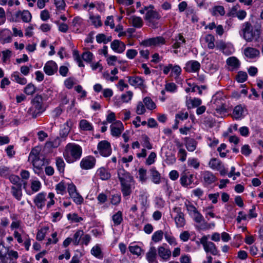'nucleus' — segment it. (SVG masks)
<instances>
[{
  "instance_id": "1",
  "label": "nucleus",
  "mask_w": 263,
  "mask_h": 263,
  "mask_svg": "<svg viewBox=\"0 0 263 263\" xmlns=\"http://www.w3.org/2000/svg\"><path fill=\"white\" fill-rule=\"evenodd\" d=\"M82 154V148L79 144L74 143H68L63 152L66 161L69 163H73L79 160Z\"/></svg>"
},
{
  "instance_id": "2",
  "label": "nucleus",
  "mask_w": 263,
  "mask_h": 263,
  "mask_svg": "<svg viewBox=\"0 0 263 263\" xmlns=\"http://www.w3.org/2000/svg\"><path fill=\"white\" fill-rule=\"evenodd\" d=\"M43 101L42 95H36L31 100V106L27 111V115L34 119L40 116L45 110Z\"/></svg>"
},
{
  "instance_id": "3",
  "label": "nucleus",
  "mask_w": 263,
  "mask_h": 263,
  "mask_svg": "<svg viewBox=\"0 0 263 263\" xmlns=\"http://www.w3.org/2000/svg\"><path fill=\"white\" fill-rule=\"evenodd\" d=\"M54 194L53 193H49L48 195V198L50 200L46 204V193L41 192L37 194L33 199V202L37 209L43 210L46 204L47 209H49L54 203Z\"/></svg>"
},
{
  "instance_id": "4",
  "label": "nucleus",
  "mask_w": 263,
  "mask_h": 263,
  "mask_svg": "<svg viewBox=\"0 0 263 263\" xmlns=\"http://www.w3.org/2000/svg\"><path fill=\"white\" fill-rule=\"evenodd\" d=\"M260 33L259 29L253 30L251 24L249 22L242 25L240 34L247 42H252L253 39L257 40L260 37Z\"/></svg>"
},
{
  "instance_id": "5",
  "label": "nucleus",
  "mask_w": 263,
  "mask_h": 263,
  "mask_svg": "<svg viewBox=\"0 0 263 263\" xmlns=\"http://www.w3.org/2000/svg\"><path fill=\"white\" fill-rule=\"evenodd\" d=\"M225 102L223 95L220 92H217L213 96L211 103L214 105L213 107L215 108L217 113L223 114L227 112Z\"/></svg>"
},
{
  "instance_id": "6",
  "label": "nucleus",
  "mask_w": 263,
  "mask_h": 263,
  "mask_svg": "<svg viewBox=\"0 0 263 263\" xmlns=\"http://www.w3.org/2000/svg\"><path fill=\"white\" fill-rule=\"evenodd\" d=\"M210 235H204L200 239V242L203 246L206 253H210L213 255H217L218 251L216 245L212 241H208Z\"/></svg>"
},
{
  "instance_id": "7",
  "label": "nucleus",
  "mask_w": 263,
  "mask_h": 263,
  "mask_svg": "<svg viewBox=\"0 0 263 263\" xmlns=\"http://www.w3.org/2000/svg\"><path fill=\"white\" fill-rule=\"evenodd\" d=\"M97 148L100 154L103 157H108L111 154L112 149L110 144L106 140H103L99 142Z\"/></svg>"
},
{
  "instance_id": "8",
  "label": "nucleus",
  "mask_w": 263,
  "mask_h": 263,
  "mask_svg": "<svg viewBox=\"0 0 263 263\" xmlns=\"http://www.w3.org/2000/svg\"><path fill=\"white\" fill-rule=\"evenodd\" d=\"M165 43V40L163 36H159L155 37L149 38L142 41L141 45L145 46H158Z\"/></svg>"
},
{
  "instance_id": "9",
  "label": "nucleus",
  "mask_w": 263,
  "mask_h": 263,
  "mask_svg": "<svg viewBox=\"0 0 263 263\" xmlns=\"http://www.w3.org/2000/svg\"><path fill=\"white\" fill-rule=\"evenodd\" d=\"M118 177L121 184L131 183L133 181V176L123 168L118 170Z\"/></svg>"
},
{
  "instance_id": "10",
  "label": "nucleus",
  "mask_w": 263,
  "mask_h": 263,
  "mask_svg": "<svg viewBox=\"0 0 263 263\" xmlns=\"http://www.w3.org/2000/svg\"><path fill=\"white\" fill-rule=\"evenodd\" d=\"M96 160L92 156L83 158L80 162V166L84 170H89L93 168L96 164Z\"/></svg>"
},
{
  "instance_id": "11",
  "label": "nucleus",
  "mask_w": 263,
  "mask_h": 263,
  "mask_svg": "<svg viewBox=\"0 0 263 263\" xmlns=\"http://www.w3.org/2000/svg\"><path fill=\"white\" fill-rule=\"evenodd\" d=\"M193 177L194 175L190 174L189 172H182L180 179V184L184 187H187L193 182Z\"/></svg>"
},
{
  "instance_id": "12",
  "label": "nucleus",
  "mask_w": 263,
  "mask_h": 263,
  "mask_svg": "<svg viewBox=\"0 0 263 263\" xmlns=\"http://www.w3.org/2000/svg\"><path fill=\"white\" fill-rule=\"evenodd\" d=\"M44 72L48 76H52L58 70V65L53 61L47 62L44 67Z\"/></svg>"
},
{
  "instance_id": "13",
  "label": "nucleus",
  "mask_w": 263,
  "mask_h": 263,
  "mask_svg": "<svg viewBox=\"0 0 263 263\" xmlns=\"http://www.w3.org/2000/svg\"><path fill=\"white\" fill-rule=\"evenodd\" d=\"M111 134L114 137H119L124 129L122 123L118 121L113 123L111 126Z\"/></svg>"
},
{
  "instance_id": "14",
  "label": "nucleus",
  "mask_w": 263,
  "mask_h": 263,
  "mask_svg": "<svg viewBox=\"0 0 263 263\" xmlns=\"http://www.w3.org/2000/svg\"><path fill=\"white\" fill-rule=\"evenodd\" d=\"M201 176L204 182L207 185H210L217 180V178L213 173L208 171L202 172Z\"/></svg>"
},
{
  "instance_id": "15",
  "label": "nucleus",
  "mask_w": 263,
  "mask_h": 263,
  "mask_svg": "<svg viewBox=\"0 0 263 263\" xmlns=\"http://www.w3.org/2000/svg\"><path fill=\"white\" fill-rule=\"evenodd\" d=\"M200 64L197 61H190L186 64L184 69L187 72H198L200 68Z\"/></svg>"
},
{
  "instance_id": "16",
  "label": "nucleus",
  "mask_w": 263,
  "mask_h": 263,
  "mask_svg": "<svg viewBox=\"0 0 263 263\" xmlns=\"http://www.w3.org/2000/svg\"><path fill=\"white\" fill-rule=\"evenodd\" d=\"M110 47L115 52L121 53L125 49V45L118 40H115L111 43Z\"/></svg>"
},
{
  "instance_id": "17",
  "label": "nucleus",
  "mask_w": 263,
  "mask_h": 263,
  "mask_svg": "<svg viewBox=\"0 0 263 263\" xmlns=\"http://www.w3.org/2000/svg\"><path fill=\"white\" fill-rule=\"evenodd\" d=\"M12 34L10 30L5 29L0 32V41L2 44L10 43L12 41Z\"/></svg>"
},
{
  "instance_id": "18",
  "label": "nucleus",
  "mask_w": 263,
  "mask_h": 263,
  "mask_svg": "<svg viewBox=\"0 0 263 263\" xmlns=\"http://www.w3.org/2000/svg\"><path fill=\"white\" fill-rule=\"evenodd\" d=\"M73 124V122L69 119L63 125L60 132V135L62 138H66L68 135Z\"/></svg>"
},
{
  "instance_id": "19",
  "label": "nucleus",
  "mask_w": 263,
  "mask_h": 263,
  "mask_svg": "<svg viewBox=\"0 0 263 263\" xmlns=\"http://www.w3.org/2000/svg\"><path fill=\"white\" fill-rule=\"evenodd\" d=\"M15 16L16 18H21L25 23H28L31 21L32 15L28 10L18 11L16 12Z\"/></svg>"
},
{
  "instance_id": "20",
  "label": "nucleus",
  "mask_w": 263,
  "mask_h": 263,
  "mask_svg": "<svg viewBox=\"0 0 263 263\" xmlns=\"http://www.w3.org/2000/svg\"><path fill=\"white\" fill-rule=\"evenodd\" d=\"M161 17V15L156 10H150L146 12L144 19L149 22H153L159 20Z\"/></svg>"
},
{
  "instance_id": "21",
  "label": "nucleus",
  "mask_w": 263,
  "mask_h": 263,
  "mask_svg": "<svg viewBox=\"0 0 263 263\" xmlns=\"http://www.w3.org/2000/svg\"><path fill=\"white\" fill-rule=\"evenodd\" d=\"M157 251L154 247H151L146 254V258L148 263H158L156 259Z\"/></svg>"
},
{
  "instance_id": "22",
  "label": "nucleus",
  "mask_w": 263,
  "mask_h": 263,
  "mask_svg": "<svg viewBox=\"0 0 263 263\" xmlns=\"http://www.w3.org/2000/svg\"><path fill=\"white\" fill-rule=\"evenodd\" d=\"M158 255L164 261L168 260L171 256V251L170 249L160 246L158 248Z\"/></svg>"
},
{
  "instance_id": "23",
  "label": "nucleus",
  "mask_w": 263,
  "mask_h": 263,
  "mask_svg": "<svg viewBox=\"0 0 263 263\" xmlns=\"http://www.w3.org/2000/svg\"><path fill=\"white\" fill-rule=\"evenodd\" d=\"M244 109L241 105L236 106L233 111L232 117L235 120H240L243 118Z\"/></svg>"
},
{
  "instance_id": "24",
  "label": "nucleus",
  "mask_w": 263,
  "mask_h": 263,
  "mask_svg": "<svg viewBox=\"0 0 263 263\" xmlns=\"http://www.w3.org/2000/svg\"><path fill=\"white\" fill-rule=\"evenodd\" d=\"M226 63L230 67V70L237 69L240 66L239 60L235 57H231L227 59Z\"/></svg>"
},
{
  "instance_id": "25",
  "label": "nucleus",
  "mask_w": 263,
  "mask_h": 263,
  "mask_svg": "<svg viewBox=\"0 0 263 263\" xmlns=\"http://www.w3.org/2000/svg\"><path fill=\"white\" fill-rule=\"evenodd\" d=\"M44 159V157L42 155L36 158V159L31 160L30 161H31L34 167L36 170H39V171H40L42 169V167L45 164Z\"/></svg>"
},
{
  "instance_id": "26",
  "label": "nucleus",
  "mask_w": 263,
  "mask_h": 263,
  "mask_svg": "<svg viewBox=\"0 0 263 263\" xmlns=\"http://www.w3.org/2000/svg\"><path fill=\"white\" fill-rule=\"evenodd\" d=\"M244 53L245 55L250 59H254L258 57L260 52L258 49L252 47H247L244 50Z\"/></svg>"
},
{
  "instance_id": "27",
  "label": "nucleus",
  "mask_w": 263,
  "mask_h": 263,
  "mask_svg": "<svg viewBox=\"0 0 263 263\" xmlns=\"http://www.w3.org/2000/svg\"><path fill=\"white\" fill-rule=\"evenodd\" d=\"M184 140L186 148L189 152H193L196 149L197 142L195 139L185 137Z\"/></svg>"
},
{
  "instance_id": "28",
  "label": "nucleus",
  "mask_w": 263,
  "mask_h": 263,
  "mask_svg": "<svg viewBox=\"0 0 263 263\" xmlns=\"http://www.w3.org/2000/svg\"><path fill=\"white\" fill-rule=\"evenodd\" d=\"M11 189L13 196L17 200H21L22 197V185L12 186Z\"/></svg>"
},
{
  "instance_id": "29",
  "label": "nucleus",
  "mask_w": 263,
  "mask_h": 263,
  "mask_svg": "<svg viewBox=\"0 0 263 263\" xmlns=\"http://www.w3.org/2000/svg\"><path fill=\"white\" fill-rule=\"evenodd\" d=\"M97 175L103 180H108L111 177L110 173L103 167H100L97 170Z\"/></svg>"
},
{
  "instance_id": "30",
  "label": "nucleus",
  "mask_w": 263,
  "mask_h": 263,
  "mask_svg": "<svg viewBox=\"0 0 263 263\" xmlns=\"http://www.w3.org/2000/svg\"><path fill=\"white\" fill-rule=\"evenodd\" d=\"M11 80L21 85H25L27 83V79L21 76L17 71H15L11 74Z\"/></svg>"
},
{
  "instance_id": "31",
  "label": "nucleus",
  "mask_w": 263,
  "mask_h": 263,
  "mask_svg": "<svg viewBox=\"0 0 263 263\" xmlns=\"http://www.w3.org/2000/svg\"><path fill=\"white\" fill-rule=\"evenodd\" d=\"M127 78L131 85L141 86L143 85V80L139 77H128Z\"/></svg>"
},
{
  "instance_id": "32",
  "label": "nucleus",
  "mask_w": 263,
  "mask_h": 263,
  "mask_svg": "<svg viewBox=\"0 0 263 263\" xmlns=\"http://www.w3.org/2000/svg\"><path fill=\"white\" fill-rule=\"evenodd\" d=\"M112 220L115 226L120 225L123 221V216L121 211H119L112 216Z\"/></svg>"
},
{
  "instance_id": "33",
  "label": "nucleus",
  "mask_w": 263,
  "mask_h": 263,
  "mask_svg": "<svg viewBox=\"0 0 263 263\" xmlns=\"http://www.w3.org/2000/svg\"><path fill=\"white\" fill-rule=\"evenodd\" d=\"M129 21L134 27L141 28L143 25V21L140 17L133 15L129 18Z\"/></svg>"
},
{
  "instance_id": "34",
  "label": "nucleus",
  "mask_w": 263,
  "mask_h": 263,
  "mask_svg": "<svg viewBox=\"0 0 263 263\" xmlns=\"http://www.w3.org/2000/svg\"><path fill=\"white\" fill-rule=\"evenodd\" d=\"M36 91V87L32 83L27 84L24 88V92L28 96H32Z\"/></svg>"
},
{
  "instance_id": "35",
  "label": "nucleus",
  "mask_w": 263,
  "mask_h": 263,
  "mask_svg": "<svg viewBox=\"0 0 263 263\" xmlns=\"http://www.w3.org/2000/svg\"><path fill=\"white\" fill-rule=\"evenodd\" d=\"M152 181L155 184H159L160 182V174L155 168L150 170Z\"/></svg>"
},
{
  "instance_id": "36",
  "label": "nucleus",
  "mask_w": 263,
  "mask_h": 263,
  "mask_svg": "<svg viewBox=\"0 0 263 263\" xmlns=\"http://www.w3.org/2000/svg\"><path fill=\"white\" fill-rule=\"evenodd\" d=\"M226 46L227 45L224 41L222 40H219L216 42V45L215 47L222 51V52L225 54L230 55L232 54V52H227L226 50Z\"/></svg>"
},
{
  "instance_id": "37",
  "label": "nucleus",
  "mask_w": 263,
  "mask_h": 263,
  "mask_svg": "<svg viewBox=\"0 0 263 263\" xmlns=\"http://www.w3.org/2000/svg\"><path fill=\"white\" fill-rule=\"evenodd\" d=\"M61 143V139L59 137H57L53 140L48 141L46 142L45 146L47 148H57Z\"/></svg>"
},
{
  "instance_id": "38",
  "label": "nucleus",
  "mask_w": 263,
  "mask_h": 263,
  "mask_svg": "<svg viewBox=\"0 0 263 263\" xmlns=\"http://www.w3.org/2000/svg\"><path fill=\"white\" fill-rule=\"evenodd\" d=\"M209 165L213 170H220L222 167L221 162L216 158H212L210 161Z\"/></svg>"
},
{
  "instance_id": "39",
  "label": "nucleus",
  "mask_w": 263,
  "mask_h": 263,
  "mask_svg": "<svg viewBox=\"0 0 263 263\" xmlns=\"http://www.w3.org/2000/svg\"><path fill=\"white\" fill-rule=\"evenodd\" d=\"M91 254L96 257L101 259L103 257V253L100 247L98 245H96L91 250Z\"/></svg>"
},
{
  "instance_id": "40",
  "label": "nucleus",
  "mask_w": 263,
  "mask_h": 263,
  "mask_svg": "<svg viewBox=\"0 0 263 263\" xmlns=\"http://www.w3.org/2000/svg\"><path fill=\"white\" fill-rule=\"evenodd\" d=\"M121 185V191L123 196H128L132 193L130 183H122Z\"/></svg>"
},
{
  "instance_id": "41",
  "label": "nucleus",
  "mask_w": 263,
  "mask_h": 263,
  "mask_svg": "<svg viewBox=\"0 0 263 263\" xmlns=\"http://www.w3.org/2000/svg\"><path fill=\"white\" fill-rule=\"evenodd\" d=\"M67 185L64 181H61L55 185L57 193L59 194L64 195L66 193Z\"/></svg>"
},
{
  "instance_id": "42",
  "label": "nucleus",
  "mask_w": 263,
  "mask_h": 263,
  "mask_svg": "<svg viewBox=\"0 0 263 263\" xmlns=\"http://www.w3.org/2000/svg\"><path fill=\"white\" fill-rule=\"evenodd\" d=\"M80 127L83 130H91L93 129L92 125L86 120H81L79 123Z\"/></svg>"
},
{
  "instance_id": "43",
  "label": "nucleus",
  "mask_w": 263,
  "mask_h": 263,
  "mask_svg": "<svg viewBox=\"0 0 263 263\" xmlns=\"http://www.w3.org/2000/svg\"><path fill=\"white\" fill-rule=\"evenodd\" d=\"M206 43L208 44V47L209 49H213L215 48V45L214 42L215 41V37L211 34H208L205 38Z\"/></svg>"
},
{
  "instance_id": "44",
  "label": "nucleus",
  "mask_w": 263,
  "mask_h": 263,
  "mask_svg": "<svg viewBox=\"0 0 263 263\" xmlns=\"http://www.w3.org/2000/svg\"><path fill=\"white\" fill-rule=\"evenodd\" d=\"M185 43V40L181 34H179L175 38V42L173 45V47L175 49H178L183 43Z\"/></svg>"
},
{
  "instance_id": "45",
  "label": "nucleus",
  "mask_w": 263,
  "mask_h": 263,
  "mask_svg": "<svg viewBox=\"0 0 263 263\" xmlns=\"http://www.w3.org/2000/svg\"><path fill=\"white\" fill-rule=\"evenodd\" d=\"M55 161L58 170L60 172V173H64L65 163L63 158L61 157H57Z\"/></svg>"
},
{
  "instance_id": "46",
  "label": "nucleus",
  "mask_w": 263,
  "mask_h": 263,
  "mask_svg": "<svg viewBox=\"0 0 263 263\" xmlns=\"http://www.w3.org/2000/svg\"><path fill=\"white\" fill-rule=\"evenodd\" d=\"M143 102L148 109L153 110L156 108V105L149 97H145L143 99Z\"/></svg>"
},
{
  "instance_id": "47",
  "label": "nucleus",
  "mask_w": 263,
  "mask_h": 263,
  "mask_svg": "<svg viewBox=\"0 0 263 263\" xmlns=\"http://www.w3.org/2000/svg\"><path fill=\"white\" fill-rule=\"evenodd\" d=\"M185 206L189 215L192 216L198 211L196 207L189 201L185 203Z\"/></svg>"
},
{
  "instance_id": "48",
  "label": "nucleus",
  "mask_w": 263,
  "mask_h": 263,
  "mask_svg": "<svg viewBox=\"0 0 263 263\" xmlns=\"http://www.w3.org/2000/svg\"><path fill=\"white\" fill-rule=\"evenodd\" d=\"M187 165L190 167L197 170L200 166V162L197 158H190L187 160Z\"/></svg>"
},
{
  "instance_id": "49",
  "label": "nucleus",
  "mask_w": 263,
  "mask_h": 263,
  "mask_svg": "<svg viewBox=\"0 0 263 263\" xmlns=\"http://www.w3.org/2000/svg\"><path fill=\"white\" fill-rule=\"evenodd\" d=\"M225 14L224 8L222 6H215L213 8L212 14L213 16H216L218 14H220L221 16L224 15Z\"/></svg>"
},
{
  "instance_id": "50",
  "label": "nucleus",
  "mask_w": 263,
  "mask_h": 263,
  "mask_svg": "<svg viewBox=\"0 0 263 263\" xmlns=\"http://www.w3.org/2000/svg\"><path fill=\"white\" fill-rule=\"evenodd\" d=\"M174 220L175 222L176 226L177 228H182L185 224V219L184 218V215L179 217H175Z\"/></svg>"
},
{
  "instance_id": "51",
  "label": "nucleus",
  "mask_w": 263,
  "mask_h": 263,
  "mask_svg": "<svg viewBox=\"0 0 263 263\" xmlns=\"http://www.w3.org/2000/svg\"><path fill=\"white\" fill-rule=\"evenodd\" d=\"M8 252V248L4 246V242L2 239L0 240V259H4Z\"/></svg>"
},
{
  "instance_id": "52",
  "label": "nucleus",
  "mask_w": 263,
  "mask_h": 263,
  "mask_svg": "<svg viewBox=\"0 0 263 263\" xmlns=\"http://www.w3.org/2000/svg\"><path fill=\"white\" fill-rule=\"evenodd\" d=\"M163 232L161 230H158L154 233L152 236V240L155 242H158L162 240Z\"/></svg>"
},
{
  "instance_id": "53",
  "label": "nucleus",
  "mask_w": 263,
  "mask_h": 263,
  "mask_svg": "<svg viewBox=\"0 0 263 263\" xmlns=\"http://www.w3.org/2000/svg\"><path fill=\"white\" fill-rule=\"evenodd\" d=\"M84 232L82 230H78L75 233L72 239L73 243L75 246H77L79 244L81 238Z\"/></svg>"
},
{
  "instance_id": "54",
  "label": "nucleus",
  "mask_w": 263,
  "mask_h": 263,
  "mask_svg": "<svg viewBox=\"0 0 263 263\" xmlns=\"http://www.w3.org/2000/svg\"><path fill=\"white\" fill-rule=\"evenodd\" d=\"M142 145L143 147L147 148L148 149H151L153 147L151 143L149 142V137L145 134L142 135Z\"/></svg>"
},
{
  "instance_id": "55",
  "label": "nucleus",
  "mask_w": 263,
  "mask_h": 263,
  "mask_svg": "<svg viewBox=\"0 0 263 263\" xmlns=\"http://www.w3.org/2000/svg\"><path fill=\"white\" fill-rule=\"evenodd\" d=\"M165 90L171 93H174L177 90V86L174 83H166L165 85Z\"/></svg>"
},
{
  "instance_id": "56",
  "label": "nucleus",
  "mask_w": 263,
  "mask_h": 263,
  "mask_svg": "<svg viewBox=\"0 0 263 263\" xmlns=\"http://www.w3.org/2000/svg\"><path fill=\"white\" fill-rule=\"evenodd\" d=\"M42 156L40 154V149L39 147H34L32 149L29 156V160H32L33 159H36L39 157Z\"/></svg>"
},
{
  "instance_id": "57",
  "label": "nucleus",
  "mask_w": 263,
  "mask_h": 263,
  "mask_svg": "<svg viewBox=\"0 0 263 263\" xmlns=\"http://www.w3.org/2000/svg\"><path fill=\"white\" fill-rule=\"evenodd\" d=\"M89 19L91 20L92 24L96 27H100L102 24L101 21V17L100 16H93L91 15L89 17Z\"/></svg>"
},
{
  "instance_id": "58",
  "label": "nucleus",
  "mask_w": 263,
  "mask_h": 263,
  "mask_svg": "<svg viewBox=\"0 0 263 263\" xmlns=\"http://www.w3.org/2000/svg\"><path fill=\"white\" fill-rule=\"evenodd\" d=\"M164 237L166 240L170 245L175 246L177 245L175 238L172 236L171 234L165 232L164 234Z\"/></svg>"
},
{
  "instance_id": "59",
  "label": "nucleus",
  "mask_w": 263,
  "mask_h": 263,
  "mask_svg": "<svg viewBox=\"0 0 263 263\" xmlns=\"http://www.w3.org/2000/svg\"><path fill=\"white\" fill-rule=\"evenodd\" d=\"M82 58L87 63H90L92 61L93 55L90 51H87L83 53Z\"/></svg>"
},
{
  "instance_id": "60",
  "label": "nucleus",
  "mask_w": 263,
  "mask_h": 263,
  "mask_svg": "<svg viewBox=\"0 0 263 263\" xmlns=\"http://www.w3.org/2000/svg\"><path fill=\"white\" fill-rule=\"evenodd\" d=\"M70 197L73 199V201L77 204H81L83 202L84 199L82 196L79 193H77L71 195Z\"/></svg>"
},
{
  "instance_id": "61",
  "label": "nucleus",
  "mask_w": 263,
  "mask_h": 263,
  "mask_svg": "<svg viewBox=\"0 0 263 263\" xmlns=\"http://www.w3.org/2000/svg\"><path fill=\"white\" fill-rule=\"evenodd\" d=\"M69 220H71L74 222H79L83 220V218L79 217L78 215L76 213L68 214L67 216Z\"/></svg>"
},
{
  "instance_id": "62",
  "label": "nucleus",
  "mask_w": 263,
  "mask_h": 263,
  "mask_svg": "<svg viewBox=\"0 0 263 263\" xmlns=\"http://www.w3.org/2000/svg\"><path fill=\"white\" fill-rule=\"evenodd\" d=\"M10 182L14 184L13 186H18V185H22L20 178L16 175H11L9 177Z\"/></svg>"
},
{
  "instance_id": "63",
  "label": "nucleus",
  "mask_w": 263,
  "mask_h": 263,
  "mask_svg": "<svg viewBox=\"0 0 263 263\" xmlns=\"http://www.w3.org/2000/svg\"><path fill=\"white\" fill-rule=\"evenodd\" d=\"M248 78L247 73L246 72L239 71L236 76V80L239 83L245 82Z\"/></svg>"
},
{
  "instance_id": "64",
  "label": "nucleus",
  "mask_w": 263,
  "mask_h": 263,
  "mask_svg": "<svg viewBox=\"0 0 263 263\" xmlns=\"http://www.w3.org/2000/svg\"><path fill=\"white\" fill-rule=\"evenodd\" d=\"M10 174V170L8 167L5 166H0V176L1 177H7Z\"/></svg>"
}]
</instances>
